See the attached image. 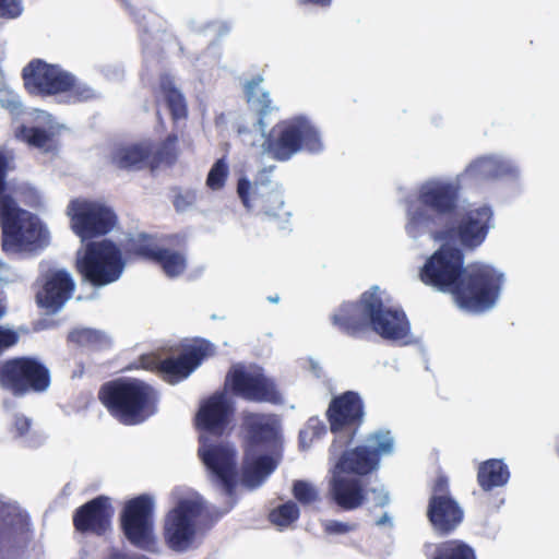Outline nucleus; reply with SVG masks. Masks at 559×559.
I'll return each mask as SVG.
<instances>
[{
  "label": "nucleus",
  "instance_id": "f257e3e1",
  "mask_svg": "<svg viewBox=\"0 0 559 559\" xmlns=\"http://www.w3.org/2000/svg\"><path fill=\"white\" fill-rule=\"evenodd\" d=\"M420 281L451 293L456 305L468 311L490 309L499 298L503 274L493 266L474 262L465 266L462 248L443 242L419 270Z\"/></svg>",
  "mask_w": 559,
  "mask_h": 559
},
{
  "label": "nucleus",
  "instance_id": "f03ea898",
  "mask_svg": "<svg viewBox=\"0 0 559 559\" xmlns=\"http://www.w3.org/2000/svg\"><path fill=\"white\" fill-rule=\"evenodd\" d=\"M331 322L354 338L362 337L370 330L389 341L404 340L411 333L405 312L386 307L377 286L364 292L356 301L343 302L331 316Z\"/></svg>",
  "mask_w": 559,
  "mask_h": 559
},
{
  "label": "nucleus",
  "instance_id": "7ed1b4c3",
  "mask_svg": "<svg viewBox=\"0 0 559 559\" xmlns=\"http://www.w3.org/2000/svg\"><path fill=\"white\" fill-rule=\"evenodd\" d=\"M9 160L0 151V226L1 246L7 253H31L47 246L49 236L40 219L33 213L16 205L5 190Z\"/></svg>",
  "mask_w": 559,
  "mask_h": 559
},
{
  "label": "nucleus",
  "instance_id": "20e7f679",
  "mask_svg": "<svg viewBox=\"0 0 559 559\" xmlns=\"http://www.w3.org/2000/svg\"><path fill=\"white\" fill-rule=\"evenodd\" d=\"M98 400L109 415L124 426H136L157 412L158 392L136 378H118L105 382Z\"/></svg>",
  "mask_w": 559,
  "mask_h": 559
},
{
  "label": "nucleus",
  "instance_id": "39448f33",
  "mask_svg": "<svg viewBox=\"0 0 559 559\" xmlns=\"http://www.w3.org/2000/svg\"><path fill=\"white\" fill-rule=\"evenodd\" d=\"M26 91L35 96L63 94L69 104L84 103L96 97L95 91L70 72L41 59H33L22 70Z\"/></svg>",
  "mask_w": 559,
  "mask_h": 559
},
{
  "label": "nucleus",
  "instance_id": "423d86ee",
  "mask_svg": "<svg viewBox=\"0 0 559 559\" xmlns=\"http://www.w3.org/2000/svg\"><path fill=\"white\" fill-rule=\"evenodd\" d=\"M461 186L451 180L435 179L420 186L417 200L421 206L408 207L406 231L418 237L436 225V217L453 216L460 203Z\"/></svg>",
  "mask_w": 559,
  "mask_h": 559
},
{
  "label": "nucleus",
  "instance_id": "0eeeda50",
  "mask_svg": "<svg viewBox=\"0 0 559 559\" xmlns=\"http://www.w3.org/2000/svg\"><path fill=\"white\" fill-rule=\"evenodd\" d=\"M264 150L275 160L286 162L301 150L320 152L322 142L318 130L307 118L294 117L280 121L270 130Z\"/></svg>",
  "mask_w": 559,
  "mask_h": 559
},
{
  "label": "nucleus",
  "instance_id": "6e6552de",
  "mask_svg": "<svg viewBox=\"0 0 559 559\" xmlns=\"http://www.w3.org/2000/svg\"><path fill=\"white\" fill-rule=\"evenodd\" d=\"M50 385V370L39 357L22 355L0 360V388L11 395L43 394Z\"/></svg>",
  "mask_w": 559,
  "mask_h": 559
},
{
  "label": "nucleus",
  "instance_id": "1a4fd4ad",
  "mask_svg": "<svg viewBox=\"0 0 559 559\" xmlns=\"http://www.w3.org/2000/svg\"><path fill=\"white\" fill-rule=\"evenodd\" d=\"M124 262L120 249L110 240L90 241L76 260V271L84 281L102 287L117 281Z\"/></svg>",
  "mask_w": 559,
  "mask_h": 559
},
{
  "label": "nucleus",
  "instance_id": "9d476101",
  "mask_svg": "<svg viewBox=\"0 0 559 559\" xmlns=\"http://www.w3.org/2000/svg\"><path fill=\"white\" fill-rule=\"evenodd\" d=\"M154 500L147 493L127 500L120 512V528L134 547L147 551L156 548Z\"/></svg>",
  "mask_w": 559,
  "mask_h": 559
},
{
  "label": "nucleus",
  "instance_id": "9b49d317",
  "mask_svg": "<svg viewBox=\"0 0 559 559\" xmlns=\"http://www.w3.org/2000/svg\"><path fill=\"white\" fill-rule=\"evenodd\" d=\"M365 415V403L358 392L345 391L335 395L325 412L330 431L335 436L332 447L337 442H342L341 448L349 445L362 426Z\"/></svg>",
  "mask_w": 559,
  "mask_h": 559
},
{
  "label": "nucleus",
  "instance_id": "f8f14e48",
  "mask_svg": "<svg viewBox=\"0 0 559 559\" xmlns=\"http://www.w3.org/2000/svg\"><path fill=\"white\" fill-rule=\"evenodd\" d=\"M224 388L249 402L280 404L283 401L272 378L265 376L262 369L249 370L243 364H235L228 369Z\"/></svg>",
  "mask_w": 559,
  "mask_h": 559
},
{
  "label": "nucleus",
  "instance_id": "ddd939ff",
  "mask_svg": "<svg viewBox=\"0 0 559 559\" xmlns=\"http://www.w3.org/2000/svg\"><path fill=\"white\" fill-rule=\"evenodd\" d=\"M73 233L82 240H91L110 233L118 223L115 211L98 201L73 199L67 207Z\"/></svg>",
  "mask_w": 559,
  "mask_h": 559
},
{
  "label": "nucleus",
  "instance_id": "4468645a",
  "mask_svg": "<svg viewBox=\"0 0 559 559\" xmlns=\"http://www.w3.org/2000/svg\"><path fill=\"white\" fill-rule=\"evenodd\" d=\"M393 438L389 431L369 433L366 443L345 450L338 457L335 468L347 475L367 476L379 468L381 457L393 450Z\"/></svg>",
  "mask_w": 559,
  "mask_h": 559
},
{
  "label": "nucleus",
  "instance_id": "2eb2a0df",
  "mask_svg": "<svg viewBox=\"0 0 559 559\" xmlns=\"http://www.w3.org/2000/svg\"><path fill=\"white\" fill-rule=\"evenodd\" d=\"M34 539L31 515L19 503L0 497V559L24 551Z\"/></svg>",
  "mask_w": 559,
  "mask_h": 559
},
{
  "label": "nucleus",
  "instance_id": "dca6fc26",
  "mask_svg": "<svg viewBox=\"0 0 559 559\" xmlns=\"http://www.w3.org/2000/svg\"><path fill=\"white\" fill-rule=\"evenodd\" d=\"M491 219L490 206L469 209L460 216L454 226L432 231L431 236L438 241L450 243L457 241L463 249L475 250L485 241Z\"/></svg>",
  "mask_w": 559,
  "mask_h": 559
},
{
  "label": "nucleus",
  "instance_id": "f3484780",
  "mask_svg": "<svg viewBox=\"0 0 559 559\" xmlns=\"http://www.w3.org/2000/svg\"><path fill=\"white\" fill-rule=\"evenodd\" d=\"M427 518L440 536L450 535L463 522V509L451 496L449 479L444 475L437 476L431 485Z\"/></svg>",
  "mask_w": 559,
  "mask_h": 559
},
{
  "label": "nucleus",
  "instance_id": "a211bd4d",
  "mask_svg": "<svg viewBox=\"0 0 559 559\" xmlns=\"http://www.w3.org/2000/svg\"><path fill=\"white\" fill-rule=\"evenodd\" d=\"M202 506L193 500H180L165 519L164 537L174 550H185L195 536V522L201 515Z\"/></svg>",
  "mask_w": 559,
  "mask_h": 559
},
{
  "label": "nucleus",
  "instance_id": "6ab92c4d",
  "mask_svg": "<svg viewBox=\"0 0 559 559\" xmlns=\"http://www.w3.org/2000/svg\"><path fill=\"white\" fill-rule=\"evenodd\" d=\"M368 492L373 496L374 508H383L390 501L389 495L383 489L367 490L357 477L334 476L330 483L331 499L344 511H353L362 507Z\"/></svg>",
  "mask_w": 559,
  "mask_h": 559
},
{
  "label": "nucleus",
  "instance_id": "aec40b11",
  "mask_svg": "<svg viewBox=\"0 0 559 559\" xmlns=\"http://www.w3.org/2000/svg\"><path fill=\"white\" fill-rule=\"evenodd\" d=\"M111 499L107 496H97L73 512L72 523L81 534L105 535L111 527L114 516Z\"/></svg>",
  "mask_w": 559,
  "mask_h": 559
},
{
  "label": "nucleus",
  "instance_id": "412c9836",
  "mask_svg": "<svg viewBox=\"0 0 559 559\" xmlns=\"http://www.w3.org/2000/svg\"><path fill=\"white\" fill-rule=\"evenodd\" d=\"M214 354L213 345L205 340L186 348L178 357H168L159 364V374L170 384L186 378L209 356Z\"/></svg>",
  "mask_w": 559,
  "mask_h": 559
},
{
  "label": "nucleus",
  "instance_id": "4be33fe9",
  "mask_svg": "<svg viewBox=\"0 0 559 559\" xmlns=\"http://www.w3.org/2000/svg\"><path fill=\"white\" fill-rule=\"evenodd\" d=\"M74 289L75 283L68 271H49L43 276L36 293L37 305L56 312L72 297Z\"/></svg>",
  "mask_w": 559,
  "mask_h": 559
},
{
  "label": "nucleus",
  "instance_id": "5701e85b",
  "mask_svg": "<svg viewBox=\"0 0 559 559\" xmlns=\"http://www.w3.org/2000/svg\"><path fill=\"white\" fill-rule=\"evenodd\" d=\"M199 456L205 466L219 479L226 492L231 495L236 487V453L222 444L199 449Z\"/></svg>",
  "mask_w": 559,
  "mask_h": 559
},
{
  "label": "nucleus",
  "instance_id": "b1692460",
  "mask_svg": "<svg viewBox=\"0 0 559 559\" xmlns=\"http://www.w3.org/2000/svg\"><path fill=\"white\" fill-rule=\"evenodd\" d=\"M233 407L224 393L211 395L200 407L195 425L199 429L215 436H222L227 428Z\"/></svg>",
  "mask_w": 559,
  "mask_h": 559
},
{
  "label": "nucleus",
  "instance_id": "393cba45",
  "mask_svg": "<svg viewBox=\"0 0 559 559\" xmlns=\"http://www.w3.org/2000/svg\"><path fill=\"white\" fill-rule=\"evenodd\" d=\"M151 141H143L118 147L111 164L120 170L136 171L148 167Z\"/></svg>",
  "mask_w": 559,
  "mask_h": 559
},
{
  "label": "nucleus",
  "instance_id": "a878e982",
  "mask_svg": "<svg viewBox=\"0 0 559 559\" xmlns=\"http://www.w3.org/2000/svg\"><path fill=\"white\" fill-rule=\"evenodd\" d=\"M509 479V467L500 459H488L477 466V483L484 491L503 487Z\"/></svg>",
  "mask_w": 559,
  "mask_h": 559
},
{
  "label": "nucleus",
  "instance_id": "bb28decb",
  "mask_svg": "<svg viewBox=\"0 0 559 559\" xmlns=\"http://www.w3.org/2000/svg\"><path fill=\"white\" fill-rule=\"evenodd\" d=\"M159 91L164 97L174 122L188 118V105L183 94L176 87L174 80L165 74L159 79Z\"/></svg>",
  "mask_w": 559,
  "mask_h": 559
},
{
  "label": "nucleus",
  "instance_id": "cd10ccee",
  "mask_svg": "<svg viewBox=\"0 0 559 559\" xmlns=\"http://www.w3.org/2000/svg\"><path fill=\"white\" fill-rule=\"evenodd\" d=\"M178 135L169 133L162 142L155 145L151 141L148 168L155 170L160 166H173L178 159Z\"/></svg>",
  "mask_w": 559,
  "mask_h": 559
},
{
  "label": "nucleus",
  "instance_id": "c85d7f7f",
  "mask_svg": "<svg viewBox=\"0 0 559 559\" xmlns=\"http://www.w3.org/2000/svg\"><path fill=\"white\" fill-rule=\"evenodd\" d=\"M506 173L504 164L490 156L474 159L465 169V176L475 181H489L501 177Z\"/></svg>",
  "mask_w": 559,
  "mask_h": 559
},
{
  "label": "nucleus",
  "instance_id": "c756f323",
  "mask_svg": "<svg viewBox=\"0 0 559 559\" xmlns=\"http://www.w3.org/2000/svg\"><path fill=\"white\" fill-rule=\"evenodd\" d=\"M429 547L432 551L428 559H477L476 550L462 539H447Z\"/></svg>",
  "mask_w": 559,
  "mask_h": 559
},
{
  "label": "nucleus",
  "instance_id": "7c9ffc66",
  "mask_svg": "<svg viewBox=\"0 0 559 559\" xmlns=\"http://www.w3.org/2000/svg\"><path fill=\"white\" fill-rule=\"evenodd\" d=\"M276 468L275 460L270 455H260L242 465V481L249 486H258Z\"/></svg>",
  "mask_w": 559,
  "mask_h": 559
},
{
  "label": "nucleus",
  "instance_id": "2f4dec72",
  "mask_svg": "<svg viewBox=\"0 0 559 559\" xmlns=\"http://www.w3.org/2000/svg\"><path fill=\"white\" fill-rule=\"evenodd\" d=\"M160 248L156 243V239L152 235L139 234L135 237L127 239L124 251L130 257L141 258L146 261L154 262Z\"/></svg>",
  "mask_w": 559,
  "mask_h": 559
},
{
  "label": "nucleus",
  "instance_id": "473e14b6",
  "mask_svg": "<svg viewBox=\"0 0 559 559\" xmlns=\"http://www.w3.org/2000/svg\"><path fill=\"white\" fill-rule=\"evenodd\" d=\"M68 341L91 349H100L109 344L105 333L91 328L73 329L68 335Z\"/></svg>",
  "mask_w": 559,
  "mask_h": 559
},
{
  "label": "nucleus",
  "instance_id": "72a5a7b5",
  "mask_svg": "<svg viewBox=\"0 0 559 559\" xmlns=\"http://www.w3.org/2000/svg\"><path fill=\"white\" fill-rule=\"evenodd\" d=\"M155 258L154 263L158 264L168 277H176L182 274L186 270V257L178 251H171L160 248Z\"/></svg>",
  "mask_w": 559,
  "mask_h": 559
},
{
  "label": "nucleus",
  "instance_id": "f704fd0d",
  "mask_svg": "<svg viewBox=\"0 0 559 559\" xmlns=\"http://www.w3.org/2000/svg\"><path fill=\"white\" fill-rule=\"evenodd\" d=\"M300 511L296 502L287 501L273 509L270 514V521L280 527H287L299 519Z\"/></svg>",
  "mask_w": 559,
  "mask_h": 559
},
{
  "label": "nucleus",
  "instance_id": "c9c22d12",
  "mask_svg": "<svg viewBox=\"0 0 559 559\" xmlns=\"http://www.w3.org/2000/svg\"><path fill=\"white\" fill-rule=\"evenodd\" d=\"M229 176V165L225 157L218 158L211 167L206 177V187L212 191L222 190Z\"/></svg>",
  "mask_w": 559,
  "mask_h": 559
},
{
  "label": "nucleus",
  "instance_id": "e433bc0d",
  "mask_svg": "<svg viewBox=\"0 0 559 559\" xmlns=\"http://www.w3.org/2000/svg\"><path fill=\"white\" fill-rule=\"evenodd\" d=\"M292 492L294 498L304 506L311 504L319 499L318 490L306 480H295Z\"/></svg>",
  "mask_w": 559,
  "mask_h": 559
},
{
  "label": "nucleus",
  "instance_id": "4c0bfd02",
  "mask_svg": "<svg viewBox=\"0 0 559 559\" xmlns=\"http://www.w3.org/2000/svg\"><path fill=\"white\" fill-rule=\"evenodd\" d=\"M20 133L24 141L35 147H45L51 140L48 131L38 127H21Z\"/></svg>",
  "mask_w": 559,
  "mask_h": 559
},
{
  "label": "nucleus",
  "instance_id": "58836bf2",
  "mask_svg": "<svg viewBox=\"0 0 559 559\" xmlns=\"http://www.w3.org/2000/svg\"><path fill=\"white\" fill-rule=\"evenodd\" d=\"M251 193L255 200L259 195V182L254 181V183H251V181L245 177L239 178L237 182V194L247 210L252 209Z\"/></svg>",
  "mask_w": 559,
  "mask_h": 559
},
{
  "label": "nucleus",
  "instance_id": "ea45409f",
  "mask_svg": "<svg viewBox=\"0 0 559 559\" xmlns=\"http://www.w3.org/2000/svg\"><path fill=\"white\" fill-rule=\"evenodd\" d=\"M251 438L258 442H267L273 438L274 429L267 423H253L249 428Z\"/></svg>",
  "mask_w": 559,
  "mask_h": 559
},
{
  "label": "nucleus",
  "instance_id": "a19ab883",
  "mask_svg": "<svg viewBox=\"0 0 559 559\" xmlns=\"http://www.w3.org/2000/svg\"><path fill=\"white\" fill-rule=\"evenodd\" d=\"M23 5L21 0H0V17L16 19L22 14Z\"/></svg>",
  "mask_w": 559,
  "mask_h": 559
},
{
  "label": "nucleus",
  "instance_id": "79ce46f5",
  "mask_svg": "<svg viewBox=\"0 0 559 559\" xmlns=\"http://www.w3.org/2000/svg\"><path fill=\"white\" fill-rule=\"evenodd\" d=\"M20 341L17 331L0 325V354L14 347Z\"/></svg>",
  "mask_w": 559,
  "mask_h": 559
},
{
  "label": "nucleus",
  "instance_id": "37998d69",
  "mask_svg": "<svg viewBox=\"0 0 559 559\" xmlns=\"http://www.w3.org/2000/svg\"><path fill=\"white\" fill-rule=\"evenodd\" d=\"M324 532L329 535H341L357 530L356 523H344L336 520L326 521L323 524Z\"/></svg>",
  "mask_w": 559,
  "mask_h": 559
},
{
  "label": "nucleus",
  "instance_id": "c03bdc74",
  "mask_svg": "<svg viewBox=\"0 0 559 559\" xmlns=\"http://www.w3.org/2000/svg\"><path fill=\"white\" fill-rule=\"evenodd\" d=\"M197 201V193L194 191H186L178 193L173 200L174 207L177 212H183L192 206Z\"/></svg>",
  "mask_w": 559,
  "mask_h": 559
},
{
  "label": "nucleus",
  "instance_id": "a18cd8bd",
  "mask_svg": "<svg viewBox=\"0 0 559 559\" xmlns=\"http://www.w3.org/2000/svg\"><path fill=\"white\" fill-rule=\"evenodd\" d=\"M324 426L319 420L309 419L305 430H301L299 433L300 440H306L309 438L312 440L313 438H319L321 433L324 431Z\"/></svg>",
  "mask_w": 559,
  "mask_h": 559
},
{
  "label": "nucleus",
  "instance_id": "49530a36",
  "mask_svg": "<svg viewBox=\"0 0 559 559\" xmlns=\"http://www.w3.org/2000/svg\"><path fill=\"white\" fill-rule=\"evenodd\" d=\"M163 359H159L155 354H144L138 359V368H142L148 371L156 372L159 374V364Z\"/></svg>",
  "mask_w": 559,
  "mask_h": 559
},
{
  "label": "nucleus",
  "instance_id": "de8ad7c7",
  "mask_svg": "<svg viewBox=\"0 0 559 559\" xmlns=\"http://www.w3.org/2000/svg\"><path fill=\"white\" fill-rule=\"evenodd\" d=\"M31 428V420L24 415H16L13 419L12 431L16 437L25 436Z\"/></svg>",
  "mask_w": 559,
  "mask_h": 559
},
{
  "label": "nucleus",
  "instance_id": "09e8293b",
  "mask_svg": "<svg viewBox=\"0 0 559 559\" xmlns=\"http://www.w3.org/2000/svg\"><path fill=\"white\" fill-rule=\"evenodd\" d=\"M297 3L300 7L329 8L332 3V0H297Z\"/></svg>",
  "mask_w": 559,
  "mask_h": 559
},
{
  "label": "nucleus",
  "instance_id": "8fccbe9b",
  "mask_svg": "<svg viewBox=\"0 0 559 559\" xmlns=\"http://www.w3.org/2000/svg\"><path fill=\"white\" fill-rule=\"evenodd\" d=\"M271 110V99L266 94H263V105L261 107V114L265 115Z\"/></svg>",
  "mask_w": 559,
  "mask_h": 559
},
{
  "label": "nucleus",
  "instance_id": "3c124183",
  "mask_svg": "<svg viewBox=\"0 0 559 559\" xmlns=\"http://www.w3.org/2000/svg\"><path fill=\"white\" fill-rule=\"evenodd\" d=\"M103 559H129L128 556L120 551H111Z\"/></svg>",
  "mask_w": 559,
  "mask_h": 559
},
{
  "label": "nucleus",
  "instance_id": "603ef678",
  "mask_svg": "<svg viewBox=\"0 0 559 559\" xmlns=\"http://www.w3.org/2000/svg\"><path fill=\"white\" fill-rule=\"evenodd\" d=\"M386 523H390V516L388 513H384L379 520H377L376 525L382 526Z\"/></svg>",
  "mask_w": 559,
  "mask_h": 559
},
{
  "label": "nucleus",
  "instance_id": "864d4df0",
  "mask_svg": "<svg viewBox=\"0 0 559 559\" xmlns=\"http://www.w3.org/2000/svg\"><path fill=\"white\" fill-rule=\"evenodd\" d=\"M556 452L559 455V438L557 439V442H556Z\"/></svg>",
  "mask_w": 559,
  "mask_h": 559
},
{
  "label": "nucleus",
  "instance_id": "5fc2aeb1",
  "mask_svg": "<svg viewBox=\"0 0 559 559\" xmlns=\"http://www.w3.org/2000/svg\"><path fill=\"white\" fill-rule=\"evenodd\" d=\"M4 308L2 306H0V318L4 314Z\"/></svg>",
  "mask_w": 559,
  "mask_h": 559
}]
</instances>
